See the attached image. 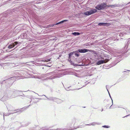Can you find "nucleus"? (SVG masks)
I'll use <instances>...</instances> for the list:
<instances>
[{"label":"nucleus","instance_id":"nucleus-33","mask_svg":"<svg viewBox=\"0 0 130 130\" xmlns=\"http://www.w3.org/2000/svg\"><path fill=\"white\" fill-rule=\"evenodd\" d=\"M54 73V72H51V73H50L49 74H50V75H52V74H53Z\"/></svg>","mask_w":130,"mask_h":130},{"label":"nucleus","instance_id":"nucleus-29","mask_svg":"<svg viewBox=\"0 0 130 130\" xmlns=\"http://www.w3.org/2000/svg\"><path fill=\"white\" fill-rule=\"evenodd\" d=\"M3 53V51L2 50H0V55H1L2 53Z\"/></svg>","mask_w":130,"mask_h":130},{"label":"nucleus","instance_id":"nucleus-10","mask_svg":"<svg viewBox=\"0 0 130 130\" xmlns=\"http://www.w3.org/2000/svg\"><path fill=\"white\" fill-rule=\"evenodd\" d=\"M26 38H27L26 37V33H25L21 34L20 36H19L18 38H21V39H25Z\"/></svg>","mask_w":130,"mask_h":130},{"label":"nucleus","instance_id":"nucleus-22","mask_svg":"<svg viewBox=\"0 0 130 130\" xmlns=\"http://www.w3.org/2000/svg\"><path fill=\"white\" fill-rule=\"evenodd\" d=\"M77 120H76L75 119H73L72 120L73 123L74 124L76 122V121H77Z\"/></svg>","mask_w":130,"mask_h":130},{"label":"nucleus","instance_id":"nucleus-2","mask_svg":"<svg viewBox=\"0 0 130 130\" xmlns=\"http://www.w3.org/2000/svg\"><path fill=\"white\" fill-rule=\"evenodd\" d=\"M15 78V77H12L1 82V84H2V86H5L6 88H8L12 85L14 82Z\"/></svg>","mask_w":130,"mask_h":130},{"label":"nucleus","instance_id":"nucleus-24","mask_svg":"<svg viewBox=\"0 0 130 130\" xmlns=\"http://www.w3.org/2000/svg\"><path fill=\"white\" fill-rule=\"evenodd\" d=\"M50 59H47L46 60H43L42 61L44 62H47L50 61Z\"/></svg>","mask_w":130,"mask_h":130},{"label":"nucleus","instance_id":"nucleus-27","mask_svg":"<svg viewBox=\"0 0 130 130\" xmlns=\"http://www.w3.org/2000/svg\"><path fill=\"white\" fill-rule=\"evenodd\" d=\"M74 54H75V56L77 57H78L79 56V54L76 53H75Z\"/></svg>","mask_w":130,"mask_h":130},{"label":"nucleus","instance_id":"nucleus-6","mask_svg":"<svg viewBox=\"0 0 130 130\" xmlns=\"http://www.w3.org/2000/svg\"><path fill=\"white\" fill-rule=\"evenodd\" d=\"M102 60L99 61L97 63L98 65H100L103 63H105L109 61V60L107 59H104L103 58L101 57Z\"/></svg>","mask_w":130,"mask_h":130},{"label":"nucleus","instance_id":"nucleus-21","mask_svg":"<svg viewBox=\"0 0 130 130\" xmlns=\"http://www.w3.org/2000/svg\"><path fill=\"white\" fill-rule=\"evenodd\" d=\"M30 105H30L28 106H27V107H24L22 108V109H23V110H25L26 109L28 108L29 107V106H30Z\"/></svg>","mask_w":130,"mask_h":130},{"label":"nucleus","instance_id":"nucleus-31","mask_svg":"<svg viewBox=\"0 0 130 130\" xmlns=\"http://www.w3.org/2000/svg\"><path fill=\"white\" fill-rule=\"evenodd\" d=\"M107 85H106V89H107V91H108V93H109V94H110V93H109V91H108V89H107Z\"/></svg>","mask_w":130,"mask_h":130},{"label":"nucleus","instance_id":"nucleus-4","mask_svg":"<svg viewBox=\"0 0 130 130\" xmlns=\"http://www.w3.org/2000/svg\"><path fill=\"white\" fill-rule=\"evenodd\" d=\"M114 5H107L106 3H102L99 4L95 6V8L98 10H101L104 9H106L107 8V7L114 6Z\"/></svg>","mask_w":130,"mask_h":130},{"label":"nucleus","instance_id":"nucleus-13","mask_svg":"<svg viewBox=\"0 0 130 130\" xmlns=\"http://www.w3.org/2000/svg\"><path fill=\"white\" fill-rule=\"evenodd\" d=\"M100 124V123H98L97 122H92L91 123H90L89 124H87L86 125H93V126H94L96 124Z\"/></svg>","mask_w":130,"mask_h":130},{"label":"nucleus","instance_id":"nucleus-17","mask_svg":"<svg viewBox=\"0 0 130 130\" xmlns=\"http://www.w3.org/2000/svg\"><path fill=\"white\" fill-rule=\"evenodd\" d=\"M127 45V47L128 46H130V38L129 39L128 41L126 46Z\"/></svg>","mask_w":130,"mask_h":130},{"label":"nucleus","instance_id":"nucleus-18","mask_svg":"<svg viewBox=\"0 0 130 130\" xmlns=\"http://www.w3.org/2000/svg\"><path fill=\"white\" fill-rule=\"evenodd\" d=\"M19 111L20 112H22V110H20L19 111H16V112H14L13 111H12L11 113H10V114H13V113H14L17 112H19Z\"/></svg>","mask_w":130,"mask_h":130},{"label":"nucleus","instance_id":"nucleus-39","mask_svg":"<svg viewBox=\"0 0 130 130\" xmlns=\"http://www.w3.org/2000/svg\"><path fill=\"white\" fill-rule=\"evenodd\" d=\"M49 63H51V62H49Z\"/></svg>","mask_w":130,"mask_h":130},{"label":"nucleus","instance_id":"nucleus-12","mask_svg":"<svg viewBox=\"0 0 130 130\" xmlns=\"http://www.w3.org/2000/svg\"><path fill=\"white\" fill-rule=\"evenodd\" d=\"M70 59V58H69V59H68V60H69V61L70 63H71V64L72 65L74 66H75V67H77V66H80L79 65H78V64H75L72 61H71V59Z\"/></svg>","mask_w":130,"mask_h":130},{"label":"nucleus","instance_id":"nucleus-32","mask_svg":"<svg viewBox=\"0 0 130 130\" xmlns=\"http://www.w3.org/2000/svg\"><path fill=\"white\" fill-rule=\"evenodd\" d=\"M107 85H106V89H107V91H108V93H109V94H110V93H109V91H108V89H107Z\"/></svg>","mask_w":130,"mask_h":130},{"label":"nucleus","instance_id":"nucleus-7","mask_svg":"<svg viewBox=\"0 0 130 130\" xmlns=\"http://www.w3.org/2000/svg\"><path fill=\"white\" fill-rule=\"evenodd\" d=\"M12 91H13V94L14 93H16L17 94V96H23V95H24V94L22 93V92H26V91H18L17 90H13Z\"/></svg>","mask_w":130,"mask_h":130},{"label":"nucleus","instance_id":"nucleus-42","mask_svg":"<svg viewBox=\"0 0 130 130\" xmlns=\"http://www.w3.org/2000/svg\"><path fill=\"white\" fill-rule=\"evenodd\" d=\"M85 86L84 85V86Z\"/></svg>","mask_w":130,"mask_h":130},{"label":"nucleus","instance_id":"nucleus-3","mask_svg":"<svg viewBox=\"0 0 130 130\" xmlns=\"http://www.w3.org/2000/svg\"><path fill=\"white\" fill-rule=\"evenodd\" d=\"M4 94V95L1 99L2 101H4L11 98H13L15 97V96H12V95L13 94V91H7Z\"/></svg>","mask_w":130,"mask_h":130},{"label":"nucleus","instance_id":"nucleus-41","mask_svg":"<svg viewBox=\"0 0 130 130\" xmlns=\"http://www.w3.org/2000/svg\"><path fill=\"white\" fill-rule=\"evenodd\" d=\"M111 106H112V105H111V106L110 107H110H111Z\"/></svg>","mask_w":130,"mask_h":130},{"label":"nucleus","instance_id":"nucleus-8","mask_svg":"<svg viewBox=\"0 0 130 130\" xmlns=\"http://www.w3.org/2000/svg\"><path fill=\"white\" fill-rule=\"evenodd\" d=\"M18 42H15L14 43H12L9 45L8 47V48L11 49L14 47L16 45L19 43Z\"/></svg>","mask_w":130,"mask_h":130},{"label":"nucleus","instance_id":"nucleus-19","mask_svg":"<svg viewBox=\"0 0 130 130\" xmlns=\"http://www.w3.org/2000/svg\"><path fill=\"white\" fill-rule=\"evenodd\" d=\"M4 114V116H9V115H10V112H9L8 113H5L4 114V113H3Z\"/></svg>","mask_w":130,"mask_h":130},{"label":"nucleus","instance_id":"nucleus-28","mask_svg":"<svg viewBox=\"0 0 130 130\" xmlns=\"http://www.w3.org/2000/svg\"><path fill=\"white\" fill-rule=\"evenodd\" d=\"M103 127H104L105 128H108L109 127H108L106 125H104L103 126Z\"/></svg>","mask_w":130,"mask_h":130},{"label":"nucleus","instance_id":"nucleus-30","mask_svg":"<svg viewBox=\"0 0 130 130\" xmlns=\"http://www.w3.org/2000/svg\"><path fill=\"white\" fill-rule=\"evenodd\" d=\"M55 130H67L66 129H59Z\"/></svg>","mask_w":130,"mask_h":130},{"label":"nucleus","instance_id":"nucleus-16","mask_svg":"<svg viewBox=\"0 0 130 130\" xmlns=\"http://www.w3.org/2000/svg\"><path fill=\"white\" fill-rule=\"evenodd\" d=\"M77 52L76 51L75 52H71L69 54V58H70L75 53Z\"/></svg>","mask_w":130,"mask_h":130},{"label":"nucleus","instance_id":"nucleus-11","mask_svg":"<svg viewBox=\"0 0 130 130\" xmlns=\"http://www.w3.org/2000/svg\"><path fill=\"white\" fill-rule=\"evenodd\" d=\"M44 95L48 99H49V100H52L54 101V100H56L57 101H59L60 102L61 101V100H60L58 99H56V98H54V97H50V98H48L47 97H46L45 95Z\"/></svg>","mask_w":130,"mask_h":130},{"label":"nucleus","instance_id":"nucleus-25","mask_svg":"<svg viewBox=\"0 0 130 130\" xmlns=\"http://www.w3.org/2000/svg\"><path fill=\"white\" fill-rule=\"evenodd\" d=\"M55 25V24H50L48 25V27H51L54 26Z\"/></svg>","mask_w":130,"mask_h":130},{"label":"nucleus","instance_id":"nucleus-9","mask_svg":"<svg viewBox=\"0 0 130 130\" xmlns=\"http://www.w3.org/2000/svg\"><path fill=\"white\" fill-rule=\"evenodd\" d=\"M89 51H90L89 50L84 48L83 49H79L77 51H76V52L77 53L79 52L81 53H85Z\"/></svg>","mask_w":130,"mask_h":130},{"label":"nucleus","instance_id":"nucleus-40","mask_svg":"<svg viewBox=\"0 0 130 130\" xmlns=\"http://www.w3.org/2000/svg\"><path fill=\"white\" fill-rule=\"evenodd\" d=\"M112 100V103H113V101Z\"/></svg>","mask_w":130,"mask_h":130},{"label":"nucleus","instance_id":"nucleus-36","mask_svg":"<svg viewBox=\"0 0 130 130\" xmlns=\"http://www.w3.org/2000/svg\"><path fill=\"white\" fill-rule=\"evenodd\" d=\"M55 76H53V78H51V79H53V78H54L55 77H54Z\"/></svg>","mask_w":130,"mask_h":130},{"label":"nucleus","instance_id":"nucleus-38","mask_svg":"<svg viewBox=\"0 0 130 130\" xmlns=\"http://www.w3.org/2000/svg\"><path fill=\"white\" fill-rule=\"evenodd\" d=\"M109 96H110V98H111V99H112L111 98V96H110V94H109Z\"/></svg>","mask_w":130,"mask_h":130},{"label":"nucleus","instance_id":"nucleus-14","mask_svg":"<svg viewBox=\"0 0 130 130\" xmlns=\"http://www.w3.org/2000/svg\"><path fill=\"white\" fill-rule=\"evenodd\" d=\"M99 26H107L108 25V24L106 23H100L98 24Z\"/></svg>","mask_w":130,"mask_h":130},{"label":"nucleus","instance_id":"nucleus-23","mask_svg":"<svg viewBox=\"0 0 130 130\" xmlns=\"http://www.w3.org/2000/svg\"><path fill=\"white\" fill-rule=\"evenodd\" d=\"M11 107H12V106L10 105V104H8L7 105V108L8 109L10 108H11Z\"/></svg>","mask_w":130,"mask_h":130},{"label":"nucleus","instance_id":"nucleus-1","mask_svg":"<svg viewBox=\"0 0 130 130\" xmlns=\"http://www.w3.org/2000/svg\"><path fill=\"white\" fill-rule=\"evenodd\" d=\"M12 12H9L3 14V16L0 19V25L4 24L5 28L10 25L14 20L13 18Z\"/></svg>","mask_w":130,"mask_h":130},{"label":"nucleus","instance_id":"nucleus-37","mask_svg":"<svg viewBox=\"0 0 130 130\" xmlns=\"http://www.w3.org/2000/svg\"><path fill=\"white\" fill-rule=\"evenodd\" d=\"M2 113H2L1 112H0V114L1 115H2Z\"/></svg>","mask_w":130,"mask_h":130},{"label":"nucleus","instance_id":"nucleus-15","mask_svg":"<svg viewBox=\"0 0 130 130\" xmlns=\"http://www.w3.org/2000/svg\"><path fill=\"white\" fill-rule=\"evenodd\" d=\"M72 34L75 36H76L80 35V34L79 32H75L72 33Z\"/></svg>","mask_w":130,"mask_h":130},{"label":"nucleus","instance_id":"nucleus-35","mask_svg":"<svg viewBox=\"0 0 130 130\" xmlns=\"http://www.w3.org/2000/svg\"><path fill=\"white\" fill-rule=\"evenodd\" d=\"M129 115H127V116H125V117H127V116H128Z\"/></svg>","mask_w":130,"mask_h":130},{"label":"nucleus","instance_id":"nucleus-26","mask_svg":"<svg viewBox=\"0 0 130 130\" xmlns=\"http://www.w3.org/2000/svg\"><path fill=\"white\" fill-rule=\"evenodd\" d=\"M48 129V128H47L46 127H43L42 128V130H47Z\"/></svg>","mask_w":130,"mask_h":130},{"label":"nucleus","instance_id":"nucleus-20","mask_svg":"<svg viewBox=\"0 0 130 130\" xmlns=\"http://www.w3.org/2000/svg\"><path fill=\"white\" fill-rule=\"evenodd\" d=\"M68 21V20H64L63 21H62L61 22H60L59 23V24H61L63 22H65L67 21Z\"/></svg>","mask_w":130,"mask_h":130},{"label":"nucleus","instance_id":"nucleus-5","mask_svg":"<svg viewBox=\"0 0 130 130\" xmlns=\"http://www.w3.org/2000/svg\"><path fill=\"white\" fill-rule=\"evenodd\" d=\"M97 11V10L96 9H93L85 12L84 14L85 15L88 16L94 14Z\"/></svg>","mask_w":130,"mask_h":130},{"label":"nucleus","instance_id":"nucleus-34","mask_svg":"<svg viewBox=\"0 0 130 130\" xmlns=\"http://www.w3.org/2000/svg\"><path fill=\"white\" fill-rule=\"evenodd\" d=\"M55 24V25H58V24H59V23H57L56 24Z\"/></svg>","mask_w":130,"mask_h":130}]
</instances>
